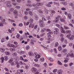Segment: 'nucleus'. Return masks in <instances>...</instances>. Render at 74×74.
Masks as SVG:
<instances>
[{
  "instance_id": "obj_1",
  "label": "nucleus",
  "mask_w": 74,
  "mask_h": 74,
  "mask_svg": "<svg viewBox=\"0 0 74 74\" xmlns=\"http://www.w3.org/2000/svg\"><path fill=\"white\" fill-rule=\"evenodd\" d=\"M4 59L5 61H7V60H8V57L7 56H5L4 58H1V60L2 63H3L4 62Z\"/></svg>"
},
{
  "instance_id": "obj_2",
  "label": "nucleus",
  "mask_w": 74,
  "mask_h": 74,
  "mask_svg": "<svg viewBox=\"0 0 74 74\" xmlns=\"http://www.w3.org/2000/svg\"><path fill=\"white\" fill-rule=\"evenodd\" d=\"M66 37H68L69 40H72L74 39V38H73V37H74V36L72 35L71 36V35L68 34V35H67Z\"/></svg>"
},
{
  "instance_id": "obj_3",
  "label": "nucleus",
  "mask_w": 74,
  "mask_h": 74,
  "mask_svg": "<svg viewBox=\"0 0 74 74\" xmlns=\"http://www.w3.org/2000/svg\"><path fill=\"white\" fill-rule=\"evenodd\" d=\"M7 4L6 5V7H12V5L10 3H11V2L10 1H7Z\"/></svg>"
},
{
  "instance_id": "obj_4",
  "label": "nucleus",
  "mask_w": 74,
  "mask_h": 74,
  "mask_svg": "<svg viewBox=\"0 0 74 74\" xmlns=\"http://www.w3.org/2000/svg\"><path fill=\"white\" fill-rule=\"evenodd\" d=\"M31 70L32 73H36V72L37 71V69L34 67L32 68Z\"/></svg>"
},
{
  "instance_id": "obj_5",
  "label": "nucleus",
  "mask_w": 74,
  "mask_h": 74,
  "mask_svg": "<svg viewBox=\"0 0 74 74\" xmlns=\"http://www.w3.org/2000/svg\"><path fill=\"white\" fill-rule=\"evenodd\" d=\"M56 26L58 27V28H61V31H63L64 30V29H63V27H61L60 26V25H59V24H56Z\"/></svg>"
},
{
  "instance_id": "obj_6",
  "label": "nucleus",
  "mask_w": 74,
  "mask_h": 74,
  "mask_svg": "<svg viewBox=\"0 0 74 74\" xmlns=\"http://www.w3.org/2000/svg\"><path fill=\"white\" fill-rule=\"evenodd\" d=\"M26 11H24V13L25 15H28V11H30V9L29 8H27L26 9Z\"/></svg>"
},
{
  "instance_id": "obj_7",
  "label": "nucleus",
  "mask_w": 74,
  "mask_h": 74,
  "mask_svg": "<svg viewBox=\"0 0 74 74\" xmlns=\"http://www.w3.org/2000/svg\"><path fill=\"white\" fill-rule=\"evenodd\" d=\"M7 45L8 47H14L15 46L14 45H12L10 43H8Z\"/></svg>"
},
{
  "instance_id": "obj_8",
  "label": "nucleus",
  "mask_w": 74,
  "mask_h": 74,
  "mask_svg": "<svg viewBox=\"0 0 74 74\" xmlns=\"http://www.w3.org/2000/svg\"><path fill=\"white\" fill-rule=\"evenodd\" d=\"M44 5V3L43 2L42 3H37V5L38 6H41V5Z\"/></svg>"
},
{
  "instance_id": "obj_9",
  "label": "nucleus",
  "mask_w": 74,
  "mask_h": 74,
  "mask_svg": "<svg viewBox=\"0 0 74 74\" xmlns=\"http://www.w3.org/2000/svg\"><path fill=\"white\" fill-rule=\"evenodd\" d=\"M28 53L29 56H34V53L31 51L29 52Z\"/></svg>"
},
{
  "instance_id": "obj_10",
  "label": "nucleus",
  "mask_w": 74,
  "mask_h": 74,
  "mask_svg": "<svg viewBox=\"0 0 74 74\" xmlns=\"http://www.w3.org/2000/svg\"><path fill=\"white\" fill-rule=\"evenodd\" d=\"M63 71L62 70H59L58 71V74H62Z\"/></svg>"
},
{
  "instance_id": "obj_11",
  "label": "nucleus",
  "mask_w": 74,
  "mask_h": 74,
  "mask_svg": "<svg viewBox=\"0 0 74 74\" xmlns=\"http://www.w3.org/2000/svg\"><path fill=\"white\" fill-rule=\"evenodd\" d=\"M11 66H15L16 64V62H14L11 63Z\"/></svg>"
},
{
  "instance_id": "obj_12",
  "label": "nucleus",
  "mask_w": 74,
  "mask_h": 74,
  "mask_svg": "<svg viewBox=\"0 0 74 74\" xmlns=\"http://www.w3.org/2000/svg\"><path fill=\"white\" fill-rule=\"evenodd\" d=\"M7 50H10L11 51H15V49L13 48H10L9 49H7Z\"/></svg>"
},
{
  "instance_id": "obj_13",
  "label": "nucleus",
  "mask_w": 74,
  "mask_h": 74,
  "mask_svg": "<svg viewBox=\"0 0 74 74\" xmlns=\"http://www.w3.org/2000/svg\"><path fill=\"white\" fill-rule=\"evenodd\" d=\"M54 40V38L53 37H51L50 38H49L48 39L49 41H52L53 40Z\"/></svg>"
},
{
  "instance_id": "obj_14",
  "label": "nucleus",
  "mask_w": 74,
  "mask_h": 74,
  "mask_svg": "<svg viewBox=\"0 0 74 74\" xmlns=\"http://www.w3.org/2000/svg\"><path fill=\"white\" fill-rule=\"evenodd\" d=\"M68 15L69 18L70 19H71V18H72L71 15L70 13H69L68 14Z\"/></svg>"
},
{
  "instance_id": "obj_15",
  "label": "nucleus",
  "mask_w": 74,
  "mask_h": 74,
  "mask_svg": "<svg viewBox=\"0 0 74 74\" xmlns=\"http://www.w3.org/2000/svg\"><path fill=\"white\" fill-rule=\"evenodd\" d=\"M0 50L1 52H4V51L5 50V49L4 48H1L0 49Z\"/></svg>"
},
{
  "instance_id": "obj_16",
  "label": "nucleus",
  "mask_w": 74,
  "mask_h": 74,
  "mask_svg": "<svg viewBox=\"0 0 74 74\" xmlns=\"http://www.w3.org/2000/svg\"><path fill=\"white\" fill-rule=\"evenodd\" d=\"M70 60V58H66L65 59V60H64V62L65 63H67L68 62V60Z\"/></svg>"
},
{
  "instance_id": "obj_17",
  "label": "nucleus",
  "mask_w": 74,
  "mask_h": 74,
  "mask_svg": "<svg viewBox=\"0 0 74 74\" xmlns=\"http://www.w3.org/2000/svg\"><path fill=\"white\" fill-rule=\"evenodd\" d=\"M64 27L65 30H68L69 29V27L66 25H64Z\"/></svg>"
},
{
  "instance_id": "obj_18",
  "label": "nucleus",
  "mask_w": 74,
  "mask_h": 74,
  "mask_svg": "<svg viewBox=\"0 0 74 74\" xmlns=\"http://www.w3.org/2000/svg\"><path fill=\"white\" fill-rule=\"evenodd\" d=\"M67 49H65L62 50V52L63 53H66V52H67Z\"/></svg>"
},
{
  "instance_id": "obj_19",
  "label": "nucleus",
  "mask_w": 74,
  "mask_h": 74,
  "mask_svg": "<svg viewBox=\"0 0 74 74\" xmlns=\"http://www.w3.org/2000/svg\"><path fill=\"white\" fill-rule=\"evenodd\" d=\"M5 39L4 38H3L1 40V42H5Z\"/></svg>"
},
{
  "instance_id": "obj_20",
  "label": "nucleus",
  "mask_w": 74,
  "mask_h": 74,
  "mask_svg": "<svg viewBox=\"0 0 74 74\" xmlns=\"http://www.w3.org/2000/svg\"><path fill=\"white\" fill-rule=\"evenodd\" d=\"M5 54L6 55H10V53L8 51H6L5 52Z\"/></svg>"
},
{
  "instance_id": "obj_21",
  "label": "nucleus",
  "mask_w": 74,
  "mask_h": 74,
  "mask_svg": "<svg viewBox=\"0 0 74 74\" xmlns=\"http://www.w3.org/2000/svg\"><path fill=\"white\" fill-rule=\"evenodd\" d=\"M32 5L34 7H35V8L37 9V7L36 6V4L34 3H33L32 4Z\"/></svg>"
},
{
  "instance_id": "obj_22",
  "label": "nucleus",
  "mask_w": 74,
  "mask_h": 74,
  "mask_svg": "<svg viewBox=\"0 0 74 74\" xmlns=\"http://www.w3.org/2000/svg\"><path fill=\"white\" fill-rule=\"evenodd\" d=\"M59 45V43L58 42H56L55 43V47H58Z\"/></svg>"
},
{
  "instance_id": "obj_23",
  "label": "nucleus",
  "mask_w": 74,
  "mask_h": 74,
  "mask_svg": "<svg viewBox=\"0 0 74 74\" xmlns=\"http://www.w3.org/2000/svg\"><path fill=\"white\" fill-rule=\"evenodd\" d=\"M71 33V31L70 30H67L65 31V33L66 34H69V33Z\"/></svg>"
},
{
  "instance_id": "obj_24",
  "label": "nucleus",
  "mask_w": 74,
  "mask_h": 74,
  "mask_svg": "<svg viewBox=\"0 0 74 74\" xmlns=\"http://www.w3.org/2000/svg\"><path fill=\"white\" fill-rule=\"evenodd\" d=\"M16 65L17 66V67L18 68H19V63H18V62H16Z\"/></svg>"
},
{
  "instance_id": "obj_25",
  "label": "nucleus",
  "mask_w": 74,
  "mask_h": 74,
  "mask_svg": "<svg viewBox=\"0 0 74 74\" xmlns=\"http://www.w3.org/2000/svg\"><path fill=\"white\" fill-rule=\"evenodd\" d=\"M60 21L62 22H64L65 21L64 18H60Z\"/></svg>"
},
{
  "instance_id": "obj_26",
  "label": "nucleus",
  "mask_w": 74,
  "mask_h": 74,
  "mask_svg": "<svg viewBox=\"0 0 74 74\" xmlns=\"http://www.w3.org/2000/svg\"><path fill=\"white\" fill-rule=\"evenodd\" d=\"M69 5H71V6H72V7L74 8V4H73V3H70Z\"/></svg>"
},
{
  "instance_id": "obj_27",
  "label": "nucleus",
  "mask_w": 74,
  "mask_h": 74,
  "mask_svg": "<svg viewBox=\"0 0 74 74\" xmlns=\"http://www.w3.org/2000/svg\"><path fill=\"white\" fill-rule=\"evenodd\" d=\"M13 60L14 59H13V58H11L9 61V63H11V62L13 61Z\"/></svg>"
},
{
  "instance_id": "obj_28",
  "label": "nucleus",
  "mask_w": 74,
  "mask_h": 74,
  "mask_svg": "<svg viewBox=\"0 0 74 74\" xmlns=\"http://www.w3.org/2000/svg\"><path fill=\"white\" fill-rule=\"evenodd\" d=\"M43 23L44 22L42 20H40L39 21V23H40V24H43Z\"/></svg>"
},
{
  "instance_id": "obj_29",
  "label": "nucleus",
  "mask_w": 74,
  "mask_h": 74,
  "mask_svg": "<svg viewBox=\"0 0 74 74\" xmlns=\"http://www.w3.org/2000/svg\"><path fill=\"white\" fill-rule=\"evenodd\" d=\"M58 49L59 51H60L62 49V47L60 46H59L58 47Z\"/></svg>"
},
{
  "instance_id": "obj_30",
  "label": "nucleus",
  "mask_w": 74,
  "mask_h": 74,
  "mask_svg": "<svg viewBox=\"0 0 74 74\" xmlns=\"http://www.w3.org/2000/svg\"><path fill=\"white\" fill-rule=\"evenodd\" d=\"M15 8L16 9H20L21 8V6H16L15 7Z\"/></svg>"
},
{
  "instance_id": "obj_31",
  "label": "nucleus",
  "mask_w": 74,
  "mask_h": 74,
  "mask_svg": "<svg viewBox=\"0 0 74 74\" xmlns=\"http://www.w3.org/2000/svg\"><path fill=\"white\" fill-rule=\"evenodd\" d=\"M53 33L54 34H58L59 33V32L56 31H54L53 32Z\"/></svg>"
},
{
  "instance_id": "obj_32",
  "label": "nucleus",
  "mask_w": 74,
  "mask_h": 74,
  "mask_svg": "<svg viewBox=\"0 0 74 74\" xmlns=\"http://www.w3.org/2000/svg\"><path fill=\"white\" fill-rule=\"evenodd\" d=\"M24 53H25V52H24V51L20 52V55H22V54H24Z\"/></svg>"
},
{
  "instance_id": "obj_33",
  "label": "nucleus",
  "mask_w": 74,
  "mask_h": 74,
  "mask_svg": "<svg viewBox=\"0 0 74 74\" xmlns=\"http://www.w3.org/2000/svg\"><path fill=\"white\" fill-rule=\"evenodd\" d=\"M12 55L13 56H16V53H12Z\"/></svg>"
},
{
  "instance_id": "obj_34",
  "label": "nucleus",
  "mask_w": 74,
  "mask_h": 74,
  "mask_svg": "<svg viewBox=\"0 0 74 74\" xmlns=\"http://www.w3.org/2000/svg\"><path fill=\"white\" fill-rule=\"evenodd\" d=\"M32 41L33 42H36V40L34 38H32Z\"/></svg>"
},
{
  "instance_id": "obj_35",
  "label": "nucleus",
  "mask_w": 74,
  "mask_h": 74,
  "mask_svg": "<svg viewBox=\"0 0 74 74\" xmlns=\"http://www.w3.org/2000/svg\"><path fill=\"white\" fill-rule=\"evenodd\" d=\"M15 14H16L17 13H18V11L16 10H14L13 12Z\"/></svg>"
},
{
  "instance_id": "obj_36",
  "label": "nucleus",
  "mask_w": 74,
  "mask_h": 74,
  "mask_svg": "<svg viewBox=\"0 0 74 74\" xmlns=\"http://www.w3.org/2000/svg\"><path fill=\"white\" fill-rule=\"evenodd\" d=\"M53 32H49L48 33V34H53Z\"/></svg>"
},
{
  "instance_id": "obj_37",
  "label": "nucleus",
  "mask_w": 74,
  "mask_h": 74,
  "mask_svg": "<svg viewBox=\"0 0 74 74\" xmlns=\"http://www.w3.org/2000/svg\"><path fill=\"white\" fill-rule=\"evenodd\" d=\"M29 14H30V15H33V13H32V12L31 11H29Z\"/></svg>"
},
{
  "instance_id": "obj_38",
  "label": "nucleus",
  "mask_w": 74,
  "mask_h": 74,
  "mask_svg": "<svg viewBox=\"0 0 74 74\" xmlns=\"http://www.w3.org/2000/svg\"><path fill=\"white\" fill-rule=\"evenodd\" d=\"M30 48V47H29V46H27L26 47V50H28Z\"/></svg>"
},
{
  "instance_id": "obj_39",
  "label": "nucleus",
  "mask_w": 74,
  "mask_h": 74,
  "mask_svg": "<svg viewBox=\"0 0 74 74\" xmlns=\"http://www.w3.org/2000/svg\"><path fill=\"white\" fill-rule=\"evenodd\" d=\"M18 26H19L20 27H22V26H23V24L22 23L19 24Z\"/></svg>"
},
{
  "instance_id": "obj_40",
  "label": "nucleus",
  "mask_w": 74,
  "mask_h": 74,
  "mask_svg": "<svg viewBox=\"0 0 74 74\" xmlns=\"http://www.w3.org/2000/svg\"><path fill=\"white\" fill-rule=\"evenodd\" d=\"M19 64L20 65L22 66V65H23V63L22 62V61H20L19 62Z\"/></svg>"
},
{
  "instance_id": "obj_41",
  "label": "nucleus",
  "mask_w": 74,
  "mask_h": 74,
  "mask_svg": "<svg viewBox=\"0 0 74 74\" xmlns=\"http://www.w3.org/2000/svg\"><path fill=\"white\" fill-rule=\"evenodd\" d=\"M54 52L55 53H57V50H56V49L54 48L53 49Z\"/></svg>"
},
{
  "instance_id": "obj_42",
  "label": "nucleus",
  "mask_w": 74,
  "mask_h": 74,
  "mask_svg": "<svg viewBox=\"0 0 74 74\" xmlns=\"http://www.w3.org/2000/svg\"><path fill=\"white\" fill-rule=\"evenodd\" d=\"M40 60L41 62H44V58H42L40 59Z\"/></svg>"
},
{
  "instance_id": "obj_43",
  "label": "nucleus",
  "mask_w": 74,
  "mask_h": 74,
  "mask_svg": "<svg viewBox=\"0 0 74 74\" xmlns=\"http://www.w3.org/2000/svg\"><path fill=\"white\" fill-rule=\"evenodd\" d=\"M46 5L47 7H51V5H50L49 3L48 4H47Z\"/></svg>"
},
{
  "instance_id": "obj_44",
  "label": "nucleus",
  "mask_w": 74,
  "mask_h": 74,
  "mask_svg": "<svg viewBox=\"0 0 74 74\" xmlns=\"http://www.w3.org/2000/svg\"><path fill=\"white\" fill-rule=\"evenodd\" d=\"M33 22V20L32 19H31L30 20V23H32Z\"/></svg>"
},
{
  "instance_id": "obj_45",
  "label": "nucleus",
  "mask_w": 74,
  "mask_h": 74,
  "mask_svg": "<svg viewBox=\"0 0 74 74\" xmlns=\"http://www.w3.org/2000/svg\"><path fill=\"white\" fill-rule=\"evenodd\" d=\"M64 38L62 37L61 38V42H63V41H64Z\"/></svg>"
},
{
  "instance_id": "obj_46",
  "label": "nucleus",
  "mask_w": 74,
  "mask_h": 74,
  "mask_svg": "<svg viewBox=\"0 0 74 74\" xmlns=\"http://www.w3.org/2000/svg\"><path fill=\"white\" fill-rule=\"evenodd\" d=\"M58 64H60V65H62V63L61 62H60L59 61H58Z\"/></svg>"
},
{
  "instance_id": "obj_47",
  "label": "nucleus",
  "mask_w": 74,
  "mask_h": 74,
  "mask_svg": "<svg viewBox=\"0 0 74 74\" xmlns=\"http://www.w3.org/2000/svg\"><path fill=\"white\" fill-rule=\"evenodd\" d=\"M70 56L71 57H74V54H73V53H71V54L70 55Z\"/></svg>"
},
{
  "instance_id": "obj_48",
  "label": "nucleus",
  "mask_w": 74,
  "mask_h": 74,
  "mask_svg": "<svg viewBox=\"0 0 74 74\" xmlns=\"http://www.w3.org/2000/svg\"><path fill=\"white\" fill-rule=\"evenodd\" d=\"M57 71H58L57 69H55L53 71V73H56V72H57Z\"/></svg>"
},
{
  "instance_id": "obj_49",
  "label": "nucleus",
  "mask_w": 74,
  "mask_h": 74,
  "mask_svg": "<svg viewBox=\"0 0 74 74\" xmlns=\"http://www.w3.org/2000/svg\"><path fill=\"white\" fill-rule=\"evenodd\" d=\"M26 5L28 6V7H31V5L30 4H26Z\"/></svg>"
},
{
  "instance_id": "obj_50",
  "label": "nucleus",
  "mask_w": 74,
  "mask_h": 74,
  "mask_svg": "<svg viewBox=\"0 0 74 74\" xmlns=\"http://www.w3.org/2000/svg\"><path fill=\"white\" fill-rule=\"evenodd\" d=\"M17 38H19V37H20V35H19V34H18L16 35V36Z\"/></svg>"
},
{
  "instance_id": "obj_51",
  "label": "nucleus",
  "mask_w": 74,
  "mask_h": 74,
  "mask_svg": "<svg viewBox=\"0 0 74 74\" xmlns=\"http://www.w3.org/2000/svg\"><path fill=\"white\" fill-rule=\"evenodd\" d=\"M49 60H50L51 62H53V59H52V58H49Z\"/></svg>"
},
{
  "instance_id": "obj_52",
  "label": "nucleus",
  "mask_w": 74,
  "mask_h": 74,
  "mask_svg": "<svg viewBox=\"0 0 74 74\" xmlns=\"http://www.w3.org/2000/svg\"><path fill=\"white\" fill-rule=\"evenodd\" d=\"M40 57H41V56H40V55L39 54L37 55V58L38 59H40Z\"/></svg>"
},
{
  "instance_id": "obj_53",
  "label": "nucleus",
  "mask_w": 74,
  "mask_h": 74,
  "mask_svg": "<svg viewBox=\"0 0 74 74\" xmlns=\"http://www.w3.org/2000/svg\"><path fill=\"white\" fill-rule=\"evenodd\" d=\"M61 33H64L65 34L66 33V32H65V30H63L61 31Z\"/></svg>"
},
{
  "instance_id": "obj_54",
  "label": "nucleus",
  "mask_w": 74,
  "mask_h": 74,
  "mask_svg": "<svg viewBox=\"0 0 74 74\" xmlns=\"http://www.w3.org/2000/svg\"><path fill=\"white\" fill-rule=\"evenodd\" d=\"M25 69H29V66L27 65L25 66Z\"/></svg>"
},
{
  "instance_id": "obj_55",
  "label": "nucleus",
  "mask_w": 74,
  "mask_h": 74,
  "mask_svg": "<svg viewBox=\"0 0 74 74\" xmlns=\"http://www.w3.org/2000/svg\"><path fill=\"white\" fill-rule=\"evenodd\" d=\"M14 9H13V8H10V11H11V12H12V11H14Z\"/></svg>"
},
{
  "instance_id": "obj_56",
  "label": "nucleus",
  "mask_w": 74,
  "mask_h": 74,
  "mask_svg": "<svg viewBox=\"0 0 74 74\" xmlns=\"http://www.w3.org/2000/svg\"><path fill=\"white\" fill-rule=\"evenodd\" d=\"M24 19L26 20V19H27V17L26 16H25V17H24Z\"/></svg>"
},
{
  "instance_id": "obj_57",
  "label": "nucleus",
  "mask_w": 74,
  "mask_h": 74,
  "mask_svg": "<svg viewBox=\"0 0 74 74\" xmlns=\"http://www.w3.org/2000/svg\"><path fill=\"white\" fill-rule=\"evenodd\" d=\"M45 11L46 13V14H48V10H45Z\"/></svg>"
},
{
  "instance_id": "obj_58",
  "label": "nucleus",
  "mask_w": 74,
  "mask_h": 74,
  "mask_svg": "<svg viewBox=\"0 0 74 74\" xmlns=\"http://www.w3.org/2000/svg\"><path fill=\"white\" fill-rule=\"evenodd\" d=\"M24 62H28V60L26 59H25L24 60H23Z\"/></svg>"
},
{
  "instance_id": "obj_59",
  "label": "nucleus",
  "mask_w": 74,
  "mask_h": 74,
  "mask_svg": "<svg viewBox=\"0 0 74 74\" xmlns=\"http://www.w3.org/2000/svg\"><path fill=\"white\" fill-rule=\"evenodd\" d=\"M47 63H45L44 64V66L45 67H47Z\"/></svg>"
},
{
  "instance_id": "obj_60",
  "label": "nucleus",
  "mask_w": 74,
  "mask_h": 74,
  "mask_svg": "<svg viewBox=\"0 0 74 74\" xmlns=\"http://www.w3.org/2000/svg\"><path fill=\"white\" fill-rule=\"evenodd\" d=\"M40 27H43L44 26H43V25H42V24H40Z\"/></svg>"
},
{
  "instance_id": "obj_61",
  "label": "nucleus",
  "mask_w": 74,
  "mask_h": 74,
  "mask_svg": "<svg viewBox=\"0 0 74 74\" xmlns=\"http://www.w3.org/2000/svg\"><path fill=\"white\" fill-rule=\"evenodd\" d=\"M42 19L43 21H47V19H45V18H44V17H42Z\"/></svg>"
},
{
  "instance_id": "obj_62",
  "label": "nucleus",
  "mask_w": 74,
  "mask_h": 74,
  "mask_svg": "<svg viewBox=\"0 0 74 74\" xmlns=\"http://www.w3.org/2000/svg\"><path fill=\"white\" fill-rule=\"evenodd\" d=\"M1 21L2 22H4L5 21V19L2 18L1 19Z\"/></svg>"
},
{
  "instance_id": "obj_63",
  "label": "nucleus",
  "mask_w": 74,
  "mask_h": 74,
  "mask_svg": "<svg viewBox=\"0 0 74 74\" xmlns=\"http://www.w3.org/2000/svg\"><path fill=\"white\" fill-rule=\"evenodd\" d=\"M20 59H21V60H24V59L23 58V57L22 56L20 57Z\"/></svg>"
},
{
  "instance_id": "obj_64",
  "label": "nucleus",
  "mask_w": 74,
  "mask_h": 74,
  "mask_svg": "<svg viewBox=\"0 0 74 74\" xmlns=\"http://www.w3.org/2000/svg\"><path fill=\"white\" fill-rule=\"evenodd\" d=\"M51 13L52 14H55V12L54 10H52L51 12Z\"/></svg>"
}]
</instances>
